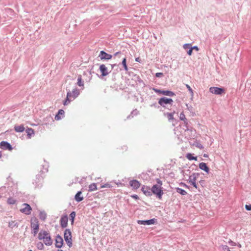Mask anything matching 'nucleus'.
<instances>
[{
  "label": "nucleus",
  "instance_id": "c03bdc74",
  "mask_svg": "<svg viewBox=\"0 0 251 251\" xmlns=\"http://www.w3.org/2000/svg\"><path fill=\"white\" fill-rule=\"evenodd\" d=\"M181 185H182L183 186H184L185 187H187V188L188 187V186L186 184H185V183H182Z\"/></svg>",
  "mask_w": 251,
  "mask_h": 251
},
{
  "label": "nucleus",
  "instance_id": "de8ad7c7",
  "mask_svg": "<svg viewBox=\"0 0 251 251\" xmlns=\"http://www.w3.org/2000/svg\"><path fill=\"white\" fill-rule=\"evenodd\" d=\"M1 156H2L1 152L0 151V158L1 157Z\"/></svg>",
  "mask_w": 251,
  "mask_h": 251
},
{
  "label": "nucleus",
  "instance_id": "393cba45",
  "mask_svg": "<svg viewBox=\"0 0 251 251\" xmlns=\"http://www.w3.org/2000/svg\"><path fill=\"white\" fill-rule=\"evenodd\" d=\"M77 84L79 86H82V87L84 86V83H83V81L82 80V78H81V75H79L78 76Z\"/></svg>",
  "mask_w": 251,
  "mask_h": 251
},
{
  "label": "nucleus",
  "instance_id": "6e6552de",
  "mask_svg": "<svg viewBox=\"0 0 251 251\" xmlns=\"http://www.w3.org/2000/svg\"><path fill=\"white\" fill-rule=\"evenodd\" d=\"M173 102V100L172 99L163 97L159 100L158 103L162 106H165V104H172Z\"/></svg>",
  "mask_w": 251,
  "mask_h": 251
},
{
  "label": "nucleus",
  "instance_id": "f3484780",
  "mask_svg": "<svg viewBox=\"0 0 251 251\" xmlns=\"http://www.w3.org/2000/svg\"><path fill=\"white\" fill-rule=\"evenodd\" d=\"M100 70L102 76H104L108 75V72L107 71V68L105 65H101L100 67Z\"/></svg>",
  "mask_w": 251,
  "mask_h": 251
},
{
  "label": "nucleus",
  "instance_id": "f704fd0d",
  "mask_svg": "<svg viewBox=\"0 0 251 251\" xmlns=\"http://www.w3.org/2000/svg\"><path fill=\"white\" fill-rule=\"evenodd\" d=\"M153 90L157 93L162 94V90H160L155 88H153Z\"/></svg>",
  "mask_w": 251,
  "mask_h": 251
},
{
  "label": "nucleus",
  "instance_id": "2f4dec72",
  "mask_svg": "<svg viewBox=\"0 0 251 251\" xmlns=\"http://www.w3.org/2000/svg\"><path fill=\"white\" fill-rule=\"evenodd\" d=\"M7 203L9 204H14L16 203V200L13 198H9L7 200Z\"/></svg>",
  "mask_w": 251,
  "mask_h": 251
},
{
  "label": "nucleus",
  "instance_id": "aec40b11",
  "mask_svg": "<svg viewBox=\"0 0 251 251\" xmlns=\"http://www.w3.org/2000/svg\"><path fill=\"white\" fill-rule=\"evenodd\" d=\"M64 111L62 109H60L58 111V114L55 116V120H59L62 118V117H63L64 115Z\"/></svg>",
  "mask_w": 251,
  "mask_h": 251
},
{
  "label": "nucleus",
  "instance_id": "c756f323",
  "mask_svg": "<svg viewBox=\"0 0 251 251\" xmlns=\"http://www.w3.org/2000/svg\"><path fill=\"white\" fill-rule=\"evenodd\" d=\"M70 217L71 218L72 225H73L74 224V219L75 217V212L74 211H73L72 212H71V213L70 215Z\"/></svg>",
  "mask_w": 251,
  "mask_h": 251
},
{
  "label": "nucleus",
  "instance_id": "4c0bfd02",
  "mask_svg": "<svg viewBox=\"0 0 251 251\" xmlns=\"http://www.w3.org/2000/svg\"><path fill=\"white\" fill-rule=\"evenodd\" d=\"M190 46H191V44H186L184 45L183 48L185 49H187L188 48H189L190 47Z\"/></svg>",
  "mask_w": 251,
  "mask_h": 251
},
{
  "label": "nucleus",
  "instance_id": "dca6fc26",
  "mask_svg": "<svg viewBox=\"0 0 251 251\" xmlns=\"http://www.w3.org/2000/svg\"><path fill=\"white\" fill-rule=\"evenodd\" d=\"M68 220V219L67 215L63 216L61 218L60 225L62 227L64 228L67 226Z\"/></svg>",
  "mask_w": 251,
  "mask_h": 251
},
{
  "label": "nucleus",
  "instance_id": "79ce46f5",
  "mask_svg": "<svg viewBox=\"0 0 251 251\" xmlns=\"http://www.w3.org/2000/svg\"><path fill=\"white\" fill-rule=\"evenodd\" d=\"M192 51H193V48H190V49L189 50V51H188V54L189 55H191L192 53Z\"/></svg>",
  "mask_w": 251,
  "mask_h": 251
},
{
  "label": "nucleus",
  "instance_id": "37998d69",
  "mask_svg": "<svg viewBox=\"0 0 251 251\" xmlns=\"http://www.w3.org/2000/svg\"><path fill=\"white\" fill-rule=\"evenodd\" d=\"M193 48V50L194 49V50H196L198 51L199 50V48H198V47L197 46H195Z\"/></svg>",
  "mask_w": 251,
  "mask_h": 251
},
{
  "label": "nucleus",
  "instance_id": "20e7f679",
  "mask_svg": "<svg viewBox=\"0 0 251 251\" xmlns=\"http://www.w3.org/2000/svg\"><path fill=\"white\" fill-rule=\"evenodd\" d=\"M39 224L38 220L36 218H33L31 219V227L33 230V234L35 236L39 231Z\"/></svg>",
  "mask_w": 251,
  "mask_h": 251
},
{
  "label": "nucleus",
  "instance_id": "1a4fd4ad",
  "mask_svg": "<svg viewBox=\"0 0 251 251\" xmlns=\"http://www.w3.org/2000/svg\"><path fill=\"white\" fill-rule=\"evenodd\" d=\"M23 207L21 210V212L24 213L26 215H29L31 213L32 211V208L31 206L27 203H24L22 205Z\"/></svg>",
  "mask_w": 251,
  "mask_h": 251
},
{
  "label": "nucleus",
  "instance_id": "b1692460",
  "mask_svg": "<svg viewBox=\"0 0 251 251\" xmlns=\"http://www.w3.org/2000/svg\"><path fill=\"white\" fill-rule=\"evenodd\" d=\"M162 94L163 95L171 96V97H172V96H174L175 95V94L174 92L170 91H168V90H167V91L162 90Z\"/></svg>",
  "mask_w": 251,
  "mask_h": 251
},
{
  "label": "nucleus",
  "instance_id": "4468645a",
  "mask_svg": "<svg viewBox=\"0 0 251 251\" xmlns=\"http://www.w3.org/2000/svg\"><path fill=\"white\" fill-rule=\"evenodd\" d=\"M129 185L134 189H137L141 186L140 183L137 180H132L130 181Z\"/></svg>",
  "mask_w": 251,
  "mask_h": 251
},
{
  "label": "nucleus",
  "instance_id": "7c9ffc66",
  "mask_svg": "<svg viewBox=\"0 0 251 251\" xmlns=\"http://www.w3.org/2000/svg\"><path fill=\"white\" fill-rule=\"evenodd\" d=\"M175 113V112H173V113H167V118H168V120L169 121H171V120H173L174 119V114Z\"/></svg>",
  "mask_w": 251,
  "mask_h": 251
},
{
  "label": "nucleus",
  "instance_id": "412c9836",
  "mask_svg": "<svg viewBox=\"0 0 251 251\" xmlns=\"http://www.w3.org/2000/svg\"><path fill=\"white\" fill-rule=\"evenodd\" d=\"M199 167L201 170L204 171L206 173L209 172V168L207 167L205 163L202 162L200 163Z\"/></svg>",
  "mask_w": 251,
  "mask_h": 251
},
{
  "label": "nucleus",
  "instance_id": "473e14b6",
  "mask_svg": "<svg viewBox=\"0 0 251 251\" xmlns=\"http://www.w3.org/2000/svg\"><path fill=\"white\" fill-rule=\"evenodd\" d=\"M179 119L183 121L185 123H186L187 119H186L185 116L183 112L180 113V116H179Z\"/></svg>",
  "mask_w": 251,
  "mask_h": 251
},
{
  "label": "nucleus",
  "instance_id": "72a5a7b5",
  "mask_svg": "<svg viewBox=\"0 0 251 251\" xmlns=\"http://www.w3.org/2000/svg\"><path fill=\"white\" fill-rule=\"evenodd\" d=\"M126 58H124V59L122 61V64H123V65L124 66V69L126 71H127L128 70V68H127V66L126 65Z\"/></svg>",
  "mask_w": 251,
  "mask_h": 251
},
{
  "label": "nucleus",
  "instance_id": "a19ab883",
  "mask_svg": "<svg viewBox=\"0 0 251 251\" xmlns=\"http://www.w3.org/2000/svg\"><path fill=\"white\" fill-rule=\"evenodd\" d=\"M155 75H156V77H160V76H162L163 75V74L161 73H157Z\"/></svg>",
  "mask_w": 251,
  "mask_h": 251
},
{
  "label": "nucleus",
  "instance_id": "bb28decb",
  "mask_svg": "<svg viewBox=\"0 0 251 251\" xmlns=\"http://www.w3.org/2000/svg\"><path fill=\"white\" fill-rule=\"evenodd\" d=\"M176 192L178 193H179L180 194L182 195H186L187 193L186 191H185L184 190H183L181 188H177L176 189Z\"/></svg>",
  "mask_w": 251,
  "mask_h": 251
},
{
  "label": "nucleus",
  "instance_id": "f257e3e1",
  "mask_svg": "<svg viewBox=\"0 0 251 251\" xmlns=\"http://www.w3.org/2000/svg\"><path fill=\"white\" fill-rule=\"evenodd\" d=\"M39 240L42 241L47 246H51L52 244V240L49 231L45 230H41L38 235Z\"/></svg>",
  "mask_w": 251,
  "mask_h": 251
},
{
  "label": "nucleus",
  "instance_id": "a878e982",
  "mask_svg": "<svg viewBox=\"0 0 251 251\" xmlns=\"http://www.w3.org/2000/svg\"><path fill=\"white\" fill-rule=\"evenodd\" d=\"M186 158L189 160H197V157L193 156L192 154L190 153L186 154Z\"/></svg>",
  "mask_w": 251,
  "mask_h": 251
},
{
  "label": "nucleus",
  "instance_id": "39448f33",
  "mask_svg": "<svg viewBox=\"0 0 251 251\" xmlns=\"http://www.w3.org/2000/svg\"><path fill=\"white\" fill-rule=\"evenodd\" d=\"M64 239L69 247L72 245V233L70 229H66L64 231Z\"/></svg>",
  "mask_w": 251,
  "mask_h": 251
},
{
  "label": "nucleus",
  "instance_id": "cd10ccee",
  "mask_svg": "<svg viewBox=\"0 0 251 251\" xmlns=\"http://www.w3.org/2000/svg\"><path fill=\"white\" fill-rule=\"evenodd\" d=\"M36 247L38 250H43L44 249V245L43 243L39 242L36 244Z\"/></svg>",
  "mask_w": 251,
  "mask_h": 251
},
{
  "label": "nucleus",
  "instance_id": "49530a36",
  "mask_svg": "<svg viewBox=\"0 0 251 251\" xmlns=\"http://www.w3.org/2000/svg\"><path fill=\"white\" fill-rule=\"evenodd\" d=\"M120 53V52H116L115 54H114V55H117L118 54H119Z\"/></svg>",
  "mask_w": 251,
  "mask_h": 251
},
{
  "label": "nucleus",
  "instance_id": "58836bf2",
  "mask_svg": "<svg viewBox=\"0 0 251 251\" xmlns=\"http://www.w3.org/2000/svg\"><path fill=\"white\" fill-rule=\"evenodd\" d=\"M196 147L200 149H202L203 148L202 145L199 143L197 144V145H196Z\"/></svg>",
  "mask_w": 251,
  "mask_h": 251
},
{
  "label": "nucleus",
  "instance_id": "5701e85b",
  "mask_svg": "<svg viewBox=\"0 0 251 251\" xmlns=\"http://www.w3.org/2000/svg\"><path fill=\"white\" fill-rule=\"evenodd\" d=\"M88 191L89 192H92L98 189L97 184L95 183H93L89 185Z\"/></svg>",
  "mask_w": 251,
  "mask_h": 251
},
{
  "label": "nucleus",
  "instance_id": "a211bd4d",
  "mask_svg": "<svg viewBox=\"0 0 251 251\" xmlns=\"http://www.w3.org/2000/svg\"><path fill=\"white\" fill-rule=\"evenodd\" d=\"M25 131L28 139H30L35 134L34 130L32 128L27 127Z\"/></svg>",
  "mask_w": 251,
  "mask_h": 251
},
{
  "label": "nucleus",
  "instance_id": "2eb2a0df",
  "mask_svg": "<svg viewBox=\"0 0 251 251\" xmlns=\"http://www.w3.org/2000/svg\"><path fill=\"white\" fill-rule=\"evenodd\" d=\"M142 191L147 196H150L151 195V189L145 185H143L142 187Z\"/></svg>",
  "mask_w": 251,
  "mask_h": 251
},
{
  "label": "nucleus",
  "instance_id": "9b49d317",
  "mask_svg": "<svg viewBox=\"0 0 251 251\" xmlns=\"http://www.w3.org/2000/svg\"><path fill=\"white\" fill-rule=\"evenodd\" d=\"M155 221L156 219H152L149 220H138L137 223L140 225H150L154 224L155 222Z\"/></svg>",
  "mask_w": 251,
  "mask_h": 251
},
{
  "label": "nucleus",
  "instance_id": "f8f14e48",
  "mask_svg": "<svg viewBox=\"0 0 251 251\" xmlns=\"http://www.w3.org/2000/svg\"><path fill=\"white\" fill-rule=\"evenodd\" d=\"M0 148L3 150L12 151V147L11 145L7 142L2 141L0 143Z\"/></svg>",
  "mask_w": 251,
  "mask_h": 251
},
{
  "label": "nucleus",
  "instance_id": "c9c22d12",
  "mask_svg": "<svg viewBox=\"0 0 251 251\" xmlns=\"http://www.w3.org/2000/svg\"><path fill=\"white\" fill-rule=\"evenodd\" d=\"M186 87L188 88V90L189 91V92L190 93H191L192 94L193 93V90L192 89V88L190 87V86L189 85H188V84H186Z\"/></svg>",
  "mask_w": 251,
  "mask_h": 251
},
{
  "label": "nucleus",
  "instance_id": "423d86ee",
  "mask_svg": "<svg viewBox=\"0 0 251 251\" xmlns=\"http://www.w3.org/2000/svg\"><path fill=\"white\" fill-rule=\"evenodd\" d=\"M210 93L215 95H221L225 93V91L223 88L217 87H211L209 88Z\"/></svg>",
  "mask_w": 251,
  "mask_h": 251
},
{
  "label": "nucleus",
  "instance_id": "f03ea898",
  "mask_svg": "<svg viewBox=\"0 0 251 251\" xmlns=\"http://www.w3.org/2000/svg\"><path fill=\"white\" fill-rule=\"evenodd\" d=\"M156 181L157 184L153 185L151 188V191L154 195H156L159 199L161 200L163 194V188L162 187V182L159 178L156 179Z\"/></svg>",
  "mask_w": 251,
  "mask_h": 251
},
{
  "label": "nucleus",
  "instance_id": "6ab92c4d",
  "mask_svg": "<svg viewBox=\"0 0 251 251\" xmlns=\"http://www.w3.org/2000/svg\"><path fill=\"white\" fill-rule=\"evenodd\" d=\"M15 131L17 132H23L25 128L23 125H16L14 126Z\"/></svg>",
  "mask_w": 251,
  "mask_h": 251
},
{
  "label": "nucleus",
  "instance_id": "9d476101",
  "mask_svg": "<svg viewBox=\"0 0 251 251\" xmlns=\"http://www.w3.org/2000/svg\"><path fill=\"white\" fill-rule=\"evenodd\" d=\"M99 57L101 60H109L112 58V55L102 50L100 51Z\"/></svg>",
  "mask_w": 251,
  "mask_h": 251
},
{
  "label": "nucleus",
  "instance_id": "e433bc0d",
  "mask_svg": "<svg viewBox=\"0 0 251 251\" xmlns=\"http://www.w3.org/2000/svg\"><path fill=\"white\" fill-rule=\"evenodd\" d=\"M245 208L247 210H251V204L245 205Z\"/></svg>",
  "mask_w": 251,
  "mask_h": 251
},
{
  "label": "nucleus",
  "instance_id": "4be33fe9",
  "mask_svg": "<svg viewBox=\"0 0 251 251\" xmlns=\"http://www.w3.org/2000/svg\"><path fill=\"white\" fill-rule=\"evenodd\" d=\"M82 193L81 191L78 192L75 196V200L77 202L82 201L83 200V197L81 196Z\"/></svg>",
  "mask_w": 251,
  "mask_h": 251
},
{
  "label": "nucleus",
  "instance_id": "0eeeda50",
  "mask_svg": "<svg viewBox=\"0 0 251 251\" xmlns=\"http://www.w3.org/2000/svg\"><path fill=\"white\" fill-rule=\"evenodd\" d=\"M198 176L199 175L198 174H193V175L190 176L189 178V183L196 189L198 188L196 181L197 180Z\"/></svg>",
  "mask_w": 251,
  "mask_h": 251
},
{
  "label": "nucleus",
  "instance_id": "ddd939ff",
  "mask_svg": "<svg viewBox=\"0 0 251 251\" xmlns=\"http://www.w3.org/2000/svg\"><path fill=\"white\" fill-rule=\"evenodd\" d=\"M63 244V240L62 238L59 235L56 236L55 239V247L58 248H60L62 247Z\"/></svg>",
  "mask_w": 251,
  "mask_h": 251
},
{
  "label": "nucleus",
  "instance_id": "ea45409f",
  "mask_svg": "<svg viewBox=\"0 0 251 251\" xmlns=\"http://www.w3.org/2000/svg\"><path fill=\"white\" fill-rule=\"evenodd\" d=\"M131 197L136 200H138L139 199V197L136 195H131Z\"/></svg>",
  "mask_w": 251,
  "mask_h": 251
},
{
  "label": "nucleus",
  "instance_id": "c85d7f7f",
  "mask_svg": "<svg viewBox=\"0 0 251 251\" xmlns=\"http://www.w3.org/2000/svg\"><path fill=\"white\" fill-rule=\"evenodd\" d=\"M113 187L112 185L111 184V182H107L103 185H101L100 188H111Z\"/></svg>",
  "mask_w": 251,
  "mask_h": 251
},
{
  "label": "nucleus",
  "instance_id": "7ed1b4c3",
  "mask_svg": "<svg viewBox=\"0 0 251 251\" xmlns=\"http://www.w3.org/2000/svg\"><path fill=\"white\" fill-rule=\"evenodd\" d=\"M79 95V90L75 88L72 92H69L67 94L66 100L63 101L64 105H67L70 103L71 100H75Z\"/></svg>",
  "mask_w": 251,
  "mask_h": 251
},
{
  "label": "nucleus",
  "instance_id": "a18cd8bd",
  "mask_svg": "<svg viewBox=\"0 0 251 251\" xmlns=\"http://www.w3.org/2000/svg\"><path fill=\"white\" fill-rule=\"evenodd\" d=\"M135 61H137V62H140V58L139 57H137L135 59Z\"/></svg>",
  "mask_w": 251,
  "mask_h": 251
}]
</instances>
